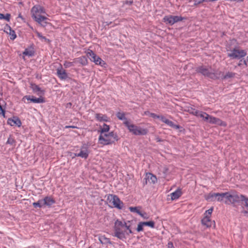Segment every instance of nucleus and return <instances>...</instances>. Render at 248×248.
<instances>
[{
    "label": "nucleus",
    "instance_id": "1",
    "mask_svg": "<svg viewBox=\"0 0 248 248\" xmlns=\"http://www.w3.org/2000/svg\"><path fill=\"white\" fill-rule=\"evenodd\" d=\"M114 230L113 235L123 241L126 239L127 235L132 233L129 226L118 220L115 222Z\"/></svg>",
    "mask_w": 248,
    "mask_h": 248
},
{
    "label": "nucleus",
    "instance_id": "2",
    "mask_svg": "<svg viewBox=\"0 0 248 248\" xmlns=\"http://www.w3.org/2000/svg\"><path fill=\"white\" fill-rule=\"evenodd\" d=\"M241 195L236 192H225L221 193V197L218 199L219 202H224L226 204H232L240 202Z\"/></svg>",
    "mask_w": 248,
    "mask_h": 248
},
{
    "label": "nucleus",
    "instance_id": "3",
    "mask_svg": "<svg viewBox=\"0 0 248 248\" xmlns=\"http://www.w3.org/2000/svg\"><path fill=\"white\" fill-rule=\"evenodd\" d=\"M119 140L116 133L114 132L108 134H100L98 140L100 144L106 145L112 144Z\"/></svg>",
    "mask_w": 248,
    "mask_h": 248
},
{
    "label": "nucleus",
    "instance_id": "4",
    "mask_svg": "<svg viewBox=\"0 0 248 248\" xmlns=\"http://www.w3.org/2000/svg\"><path fill=\"white\" fill-rule=\"evenodd\" d=\"M198 116L202 118V120L206 122L211 124H217L220 126H226L227 124L225 122L221 121L220 119L209 115L207 113L202 111H199L198 113Z\"/></svg>",
    "mask_w": 248,
    "mask_h": 248
},
{
    "label": "nucleus",
    "instance_id": "5",
    "mask_svg": "<svg viewBox=\"0 0 248 248\" xmlns=\"http://www.w3.org/2000/svg\"><path fill=\"white\" fill-rule=\"evenodd\" d=\"M124 124L127 127L129 132L133 135H145L148 133V130L147 129L138 126L130 123L128 121H125Z\"/></svg>",
    "mask_w": 248,
    "mask_h": 248
},
{
    "label": "nucleus",
    "instance_id": "6",
    "mask_svg": "<svg viewBox=\"0 0 248 248\" xmlns=\"http://www.w3.org/2000/svg\"><path fill=\"white\" fill-rule=\"evenodd\" d=\"M227 51H228V56L232 59H240L247 55L245 50L240 49L238 47H235L232 49H229L227 47Z\"/></svg>",
    "mask_w": 248,
    "mask_h": 248
},
{
    "label": "nucleus",
    "instance_id": "7",
    "mask_svg": "<svg viewBox=\"0 0 248 248\" xmlns=\"http://www.w3.org/2000/svg\"><path fill=\"white\" fill-rule=\"evenodd\" d=\"M107 202L111 207L121 209L123 207V202L116 195L109 194L107 196Z\"/></svg>",
    "mask_w": 248,
    "mask_h": 248
},
{
    "label": "nucleus",
    "instance_id": "8",
    "mask_svg": "<svg viewBox=\"0 0 248 248\" xmlns=\"http://www.w3.org/2000/svg\"><path fill=\"white\" fill-rule=\"evenodd\" d=\"M198 71L205 76H207L211 78H217L214 71L211 67H206L205 66H201L199 68Z\"/></svg>",
    "mask_w": 248,
    "mask_h": 248
},
{
    "label": "nucleus",
    "instance_id": "9",
    "mask_svg": "<svg viewBox=\"0 0 248 248\" xmlns=\"http://www.w3.org/2000/svg\"><path fill=\"white\" fill-rule=\"evenodd\" d=\"M87 56L92 62H94L96 64L101 65L104 63V61L92 50H88L87 53Z\"/></svg>",
    "mask_w": 248,
    "mask_h": 248
},
{
    "label": "nucleus",
    "instance_id": "10",
    "mask_svg": "<svg viewBox=\"0 0 248 248\" xmlns=\"http://www.w3.org/2000/svg\"><path fill=\"white\" fill-rule=\"evenodd\" d=\"M45 13L46 12L44 8L40 5H36L31 9V16L33 18L40 16H42V14Z\"/></svg>",
    "mask_w": 248,
    "mask_h": 248
},
{
    "label": "nucleus",
    "instance_id": "11",
    "mask_svg": "<svg viewBox=\"0 0 248 248\" xmlns=\"http://www.w3.org/2000/svg\"><path fill=\"white\" fill-rule=\"evenodd\" d=\"M183 19V18L180 16H165L163 18L164 22L171 25L178 21H182Z\"/></svg>",
    "mask_w": 248,
    "mask_h": 248
},
{
    "label": "nucleus",
    "instance_id": "12",
    "mask_svg": "<svg viewBox=\"0 0 248 248\" xmlns=\"http://www.w3.org/2000/svg\"><path fill=\"white\" fill-rule=\"evenodd\" d=\"M220 196L221 197V193H210L208 194L205 195V199L209 202H215L217 201L219 202L218 200L219 198H220Z\"/></svg>",
    "mask_w": 248,
    "mask_h": 248
},
{
    "label": "nucleus",
    "instance_id": "13",
    "mask_svg": "<svg viewBox=\"0 0 248 248\" xmlns=\"http://www.w3.org/2000/svg\"><path fill=\"white\" fill-rule=\"evenodd\" d=\"M27 99L28 101H30L34 103H42L45 102L44 99L40 97L39 98H36L33 96L26 95L23 98V100Z\"/></svg>",
    "mask_w": 248,
    "mask_h": 248
},
{
    "label": "nucleus",
    "instance_id": "14",
    "mask_svg": "<svg viewBox=\"0 0 248 248\" xmlns=\"http://www.w3.org/2000/svg\"><path fill=\"white\" fill-rule=\"evenodd\" d=\"M7 123L11 126H17L20 127L21 125V122L20 119L17 117H13L12 118H9L7 120Z\"/></svg>",
    "mask_w": 248,
    "mask_h": 248
},
{
    "label": "nucleus",
    "instance_id": "15",
    "mask_svg": "<svg viewBox=\"0 0 248 248\" xmlns=\"http://www.w3.org/2000/svg\"><path fill=\"white\" fill-rule=\"evenodd\" d=\"M57 74L58 77L62 80H65L68 78V74L62 66L57 69Z\"/></svg>",
    "mask_w": 248,
    "mask_h": 248
},
{
    "label": "nucleus",
    "instance_id": "16",
    "mask_svg": "<svg viewBox=\"0 0 248 248\" xmlns=\"http://www.w3.org/2000/svg\"><path fill=\"white\" fill-rule=\"evenodd\" d=\"M89 152L88 149L85 146H82L80 149L79 153L75 154L76 156H79L85 159L87 158L88 156Z\"/></svg>",
    "mask_w": 248,
    "mask_h": 248
},
{
    "label": "nucleus",
    "instance_id": "17",
    "mask_svg": "<svg viewBox=\"0 0 248 248\" xmlns=\"http://www.w3.org/2000/svg\"><path fill=\"white\" fill-rule=\"evenodd\" d=\"M147 182L150 183L155 184L157 182L156 177L151 173H147L146 174L145 182L144 185H146Z\"/></svg>",
    "mask_w": 248,
    "mask_h": 248
},
{
    "label": "nucleus",
    "instance_id": "18",
    "mask_svg": "<svg viewBox=\"0 0 248 248\" xmlns=\"http://www.w3.org/2000/svg\"><path fill=\"white\" fill-rule=\"evenodd\" d=\"M161 120L162 122L165 123L166 124L172 128H173L175 129L180 128V126L179 125L174 124L173 122L169 120L163 116V117H161Z\"/></svg>",
    "mask_w": 248,
    "mask_h": 248
},
{
    "label": "nucleus",
    "instance_id": "19",
    "mask_svg": "<svg viewBox=\"0 0 248 248\" xmlns=\"http://www.w3.org/2000/svg\"><path fill=\"white\" fill-rule=\"evenodd\" d=\"M202 223L203 225L206 226L207 228L210 227L213 224L215 225L214 221H212L210 218L207 217H204L202 219Z\"/></svg>",
    "mask_w": 248,
    "mask_h": 248
},
{
    "label": "nucleus",
    "instance_id": "20",
    "mask_svg": "<svg viewBox=\"0 0 248 248\" xmlns=\"http://www.w3.org/2000/svg\"><path fill=\"white\" fill-rule=\"evenodd\" d=\"M33 19L43 27H45L47 23V22L46 21L47 18L44 16H40L37 17L33 18Z\"/></svg>",
    "mask_w": 248,
    "mask_h": 248
},
{
    "label": "nucleus",
    "instance_id": "21",
    "mask_svg": "<svg viewBox=\"0 0 248 248\" xmlns=\"http://www.w3.org/2000/svg\"><path fill=\"white\" fill-rule=\"evenodd\" d=\"M44 206H50L55 203L54 200L51 197H46L42 199Z\"/></svg>",
    "mask_w": 248,
    "mask_h": 248
},
{
    "label": "nucleus",
    "instance_id": "22",
    "mask_svg": "<svg viewBox=\"0 0 248 248\" xmlns=\"http://www.w3.org/2000/svg\"><path fill=\"white\" fill-rule=\"evenodd\" d=\"M95 118L97 121L99 122H107L108 121V118L106 115H104L101 113H96L95 114Z\"/></svg>",
    "mask_w": 248,
    "mask_h": 248
},
{
    "label": "nucleus",
    "instance_id": "23",
    "mask_svg": "<svg viewBox=\"0 0 248 248\" xmlns=\"http://www.w3.org/2000/svg\"><path fill=\"white\" fill-rule=\"evenodd\" d=\"M98 239L102 244H111L112 243L109 238H107L105 235H98Z\"/></svg>",
    "mask_w": 248,
    "mask_h": 248
},
{
    "label": "nucleus",
    "instance_id": "24",
    "mask_svg": "<svg viewBox=\"0 0 248 248\" xmlns=\"http://www.w3.org/2000/svg\"><path fill=\"white\" fill-rule=\"evenodd\" d=\"M182 195V191L180 189H178L170 194L171 199L172 200L178 199Z\"/></svg>",
    "mask_w": 248,
    "mask_h": 248
},
{
    "label": "nucleus",
    "instance_id": "25",
    "mask_svg": "<svg viewBox=\"0 0 248 248\" xmlns=\"http://www.w3.org/2000/svg\"><path fill=\"white\" fill-rule=\"evenodd\" d=\"M168 172V169L165 166H161L159 168L158 174L162 175L163 177H165Z\"/></svg>",
    "mask_w": 248,
    "mask_h": 248
},
{
    "label": "nucleus",
    "instance_id": "26",
    "mask_svg": "<svg viewBox=\"0 0 248 248\" xmlns=\"http://www.w3.org/2000/svg\"><path fill=\"white\" fill-rule=\"evenodd\" d=\"M5 29L6 30V32L10 35L11 39L14 40L16 37L15 31L12 30L10 26H8Z\"/></svg>",
    "mask_w": 248,
    "mask_h": 248
},
{
    "label": "nucleus",
    "instance_id": "27",
    "mask_svg": "<svg viewBox=\"0 0 248 248\" xmlns=\"http://www.w3.org/2000/svg\"><path fill=\"white\" fill-rule=\"evenodd\" d=\"M31 87L34 92H38L37 93L38 94H39L40 93H44V91L42 90L38 85L35 84H31Z\"/></svg>",
    "mask_w": 248,
    "mask_h": 248
},
{
    "label": "nucleus",
    "instance_id": "28",
    "mask_svg": "<svg viewBox=\"0 0 248 248\" xmlns=\"http://www.w3.org/2000/svg\"><path fill=\"white\" fill-rule=\"evenodd\" d=\"M189 113L194 115L196 116H198V113L199 110L192 108V107H188L187 109L186 110Z\"/></svg>",
    "mask_w": 248,
    "mask_h": 248
},
{
    "label": "nucleus",
    "instance_id": "29",
    "mask_svg": "<svg viewBox=\"0 0 248 248\" xmlns=\"http://www.w3.org/2000/svg\"><path fill=\"white\" fill-rule=\"evenodd\" d=\"M37 37L42 41L46 42H49V40L47 39L46 37L43 36L41 33L37 31H35Z\"/></svg>",
    "mask_w": 248,
    "mask_h": 248
},
{
    "label": "nucleus",
    "instance_id": "30",
    "mask_svg": "<svg viewBox=\"0 0 248 248\" xmlns=\"http://www.w3.org/2000/svg\"><path fill=\"white\" fill-rule=\"evenodd\" d=\"M109 130V125L104 124L103 125V127L101 128L100 134H107L106 132H108Z\"/></svg>",
    "mask_w": 248,
    "mask_h": 248
},
{
    "label": "nucleus",
    "instance_id": "31",
    "mask_svg": "<svg viewBox=\"0 0 248 248\" xmlns=\"http://www.w3.org/2000/svg\"><path fill=\"white\" fill-rule=\"evenodd\" d=\"M235 75V74L233 72H227L223 77H222L223 79H228L230 78H233Z\"/></svg>",
    "mask_w": 248,
    "mask_h": 248
},
{
    "label": "nucleus",
    "instance_id": "32",
    "mask_svg": "<svg viewBox=\"0 0 248 248\" xmlns=\"http://www.w3.org/2000/svg\"><path fill=\"white\" fill-rule=\"evenodd\" d=\"M116 116L119 120H124V122L127 121L125 116L124 113L123 112H119L116 114Z\"/></svg>",
    "mask_w": 248,
    "mask_h": 248
},
{
    "label": "nucleus",
    "instance_id": "33",
    "mask_svg": "<svg viewBox=\"0 0 248 248\" xmlns=\"http://www.w3.org/2000/svg\"><path fill=\"white\" fill-rule=\"evenodd\" d=\"M32 204H33V206L35 208H36V207L41 208V207L44 206V204H43V202L42 199L39 200L37 202H33Z\"/></svg>",
    "mask_w": 248,
    "mask_h": 248
},
{
    "label": "nucleus",
    "instance_id": "34",
    "mask_svg": "<svg viewBox=\"0 0 248 248\" xmlns=\"http://www.w3.org/2000/svg\"><path fill=\"white\" fill-rule=\"evenodd\" d=\"M23 54L25 56L31 57L34 55V51L32 50L26 49L23 52Z\"/></svg>",
    "mask_w": 248,
    "mask_h": 248
},
{
    "label": "nucleus",
    "instance_id": "35",
    "mask_svg": "<svg viewBox=\"0 0 248 248\" xmlns=\"http://www.w3.org/2000/svg\"><path fill=\"white\" fill-rule=\"evenodd\" d=\"M240 198H241L240 201L245 202V205L247 208L246 210H248V198L246 197L243 195H241V197Z\"/></svg>",
    "mask_w": 248,
    "mask_h": 248
},
{
    "label": "nucleus",
    "instance_id": "36",
    "mask_svg": "<svg viewBox=\"0 0 248 248\" xmlns=\"http://www.w3.org/2000/svg\"><path fill=\"white\" fill-rule=\"evenodd\" d=\"M11 15L9 14H6L4 15L0 13V19H5L7 21H10Z\"/></svg>",
    "mask_w": 248,
    "mask_h": 248
},
{
    "label": "nucleus",
    "instance_id": "37",
    "mask_svg": "<svg viewBox=\"0 0 248 248\" xmlns=\"http://www.w3.org/2000/svg\"><path fill=\"white\" fill-rule=\"evenodd\" d=\"M144 226H147L152 228H155V223L153 221H150L147 222H142Z\"/></svg>",
    "mask_w": 248,
    "mask_h": 248
},
{
    "label": "nucleus",
    "instance_id": "38",
    "mask_svg": "<svg viewBox=\"0 0 248 248\" xmlns=\"http://www.w3.org/2000/svg\"><path fill=\"white\" fill-rule=\"evenodd\" d=\"M79 62L82 65H86L87 64V59L85 56H82L78 58Z\"/></svg>",
    "mask_w": 248,
    "mask_h": 248
},
{
    "label": "nucleus",
    "instance_id": "39",
    "mask_svg": "<svg viewBox=\"0 0 248 248\" xmlns=\"http://www.w3.org/2000/svg\"><path fill=\"white\" fill-rule=\"evenodd\" d=\"M213 208H211L209 209L206 210L204 214V217H207L210 218L211 216V214L213 212Z\"/></svg>",
    "mask_w": 248,
    "mask_h": 248
},
{
    "label": "nucleus",
    "instance_id": "40",
    "mask_svg": "<svg viewBox=\"0 0 248 248\" xmlns=\"http://www.w3.org/2000/svg\"><path fill=\"white\" fill-rule=\"evenodd\" d=\"M138 214L143 219H148L149 218V216L146 213H142L139 212Z\"/></svg>",
    "mask_w": 248,
    "mask_h": 248
},
{
    "label": "nucleus",
    "instance_id": "41",
    "mask_svg": "<svg viewBox=\"0 0 248 248\" xmlns=\"http://www.w3.org/2000/svg\"><path fill=\"white\" fill-rule=\"evenodd\" d=\"M143 224H142V222H140L138 225V227H137V231L138 232H141V231H142L143 230Z\"/></svg>",
    "mask_w": 248,
    "mask_h": 248
},
{
    "label": "nucleus",
    "instance_id": "42",
    "mask_svg": "<svg viewBox=\"0 0 248 248\" xmlns=\"http://www.w3.org/2000/svg\"><path fill=\"white\" fill-rule=\"evenodd\" d=\"M63 65L65 68H69L73 66L74 63L73 62L65 61L63 64Z\"/></svg>",
    "mask_w": 248,
    "mask_h": 248
},
{
    "label": "nucleus",
    "instance_id": "43",
    "mask_svg": "<svg viewBox=\"0 0 248 248\" xmlns=\"http://www.w3.org/2000/svg\"><path fill=\"white\" fill-rule=\"evenodd\" d=\"M129 210L131 212H136L137 214H138L139 212H140L139 210L138 209L137 207H129Z\"/></svg>",
    "mask_w": 248,
    "mask_h": 248
},
{
    "label": "nucleus",
    "instance_id": "44",
    "mask_svg": "<svg viewBox=\"0 0 248 248\" xmlns=\"http://www.w3.org/2000/svg\"><path fill=\"white\" fill-rule=\"evenodd\" d=\"M14 142H15V140L11 137H10L7 141V143L11 144V145L13 144V143Z\"/></svg>",
    "mask_w": 248,
    "mask_h": 248
},
{
    "label": "nucleus",
    "instance_id": "45",
    "mask_svg": "<svg viewBox=\"0 0 248 248\" xmlns=\"http://www.w3.org/2000/svg\"><path fill=\"white\" fill-rule=\"evenodd\" d=\"M150 116L154 118H158V119H160V120H161V117H163V116L157 115L156 114L153 113H150Z\"/></svg>",
    "mask_w": 248,
    "mask_h": 248
},
{
    "label": "nucleus",
    "instance_id": "46",
    "mask_svg": "<svg viewBox=\"0 0 248 248\" xmlns=\"http://www.w3.org/2000/svg\"><path fill=\"white\" fill-rule=\"evenodd\" d=\"M244 64V67H246L248 65V56L247 57L246 60L243 61Z\"/></svg>",
    "mask_w": 248,
    "mask_h": 248
},
{
    "label": "nucleus",
    "instance_id": "47",
    "mask_svg": "<svg viewBox=\"0 0 248 248\" xmlns=\"http://www.w3.org/2000/svg\"><path fill=\"white\" fill-rule=\"evenodd\" d=\"M204 1H205V0H195V4H200Z\"/></svg>",
    "mask_w": 248,
    "mask_h": 248
},
{
    "label": "nucleus",
    "instance_id": "48",
    "mask_svg": "<svg viewBox=\"0 0 248 248\" xmlns=\"http://www.w3.org/2000/svg\"><path fill=\"white\" fill-rule=\"evenodd\" d=\"M243 61H244V60H242V59L240 60V61H239V63H238V65L239 66H243V65H244V62H243Z\"/></svg>",
    "mask_w": 248,
    "mask_h": 248
},
{
    "label": "nucleus",
    "instance_id": "49",
    "mask_svg": "<svg viewBox=\"0 0 248 248\" xmlns=\"http://www.w3.org/2000/svg\"><path fill=\"white\" fill-rule=\"evenodd\" d=\"M5 111L4 109L2 108V107H0V114H2L4 115Z\"/></svg>",
    "mask_w": 248,
    "mask_h": 248
},
{
    "label": "nucleus",
    "instance_id": "50",
    "mask_svg": "<svg viewBox=\"0 0 248 248\" xmlns=\"http://www.w3.org/2000/svg\"><path fill=\"white\" fill-rule=\"evenodd\" d=\"M18 18H20L22 20H24V18L23 17V16H21V14H19L18 16Z\"/></svg>",
    "mask_w": 248,
    "mask_h": 248
},
{
    "label": "nucleus",
    "instance_id": "51",
    "mask_svg": "<svg viewBox=\"0 0 248 248\" xmlns=\"http://www.w3.org/2000/svg\"><path fill=\"white\" fill-rule=\"evenodd\" d=\"M76 126H66L65 127V128H76Z\"/></svg>",
    "mask_w": 248,
    "mask_h": 248
},
{
    "label": "nucleus",
    "instance_id": "52",
    "mask_svg": "<svg viewBox=\"0 0 248 248\" xmlns=\"http://www.w3.org/2000/svg\"><path fill=\"white\" fill-rule=\"evenodd\" d=\"M169 247L170 248V247H173V244L172 242H169L168 243Z\"/></svg>",
    "mask_w": 248,
    "mask_h": 248
},
{
    "label": "nucleus",
    "instance_id": "53",
    "mask_svg": "<svg viewBox=\"0 0 248 248\" xmlns=\"http://www.w3.org/2000/svg\"><path fill=\"white\" fill-rule=\"evenodd\" d=\"M244 213L246 214L247 216H248V210H245L244 212Z\"/></svg>",
    "mask_w": 248,
    "mask_h": 248
},
{
    "label": "nucleus",
    "instance_id": "54",
    "mask_svg": "<svg viewBox=\"0 0 248 248\" xmlns=\"http://www.w3.org/2000/svg\"><path fill=\"white\" fill-rule=\"evenodd\" d=\"M150 113L149 112H148V111L145 112V114L146 115H150Z\"/></svg>",
    "mask_w": 248,
    "mask_h": 248
},
{
    "label": "nucleus",
    "instance_id": "55",
    "mask_svg": "<svg viewBox=\"0 0 248 248\" xmlns=\"http://www.w3.org/2000/svg\"><path fill=\"white\" fill-rule=\"evenodd\" d=\"M205 1L208 2V1H212V0H205Z\"/></svg>",
    "mask_w": 248,
    "mask_h": 248
},
{
    "label": "nucleus",
    "instance_id": "56",
    "mask_svg": "<svg viewBox=\"0 0 248 248\" xmlns=\"http://www.w3.org/2000/svg\"><path fill=\"white\" fill-rule=\"evenodd\" d=\"M89 248H92V247H90Z\"/></svg>",
    "mask_w": 248,
    "mask_h": 248
},
{
    "label": "nucleus",
    "instance_id": "57",
    "mask_svg": "<svg viewBox=\"0 0 248 248\" xmlns=\"http://www.w3.org/2000/svg\"><path fill=\"white\" fill-rule=\"evenodd\" d=\"M0 107H1L0 105Z\"/></svg>",
    "mask_w": 248,
    "mask_h": 248
},
{
    "label": "nucleus",
    "instance_id": "58",
    "mask_svg": "<svg viewBox=\"0 0 248 248\" xmlns=\"http://www.w3.org/2000/svg\"><path fill=\"white\" fill-rule=\"evenodd\" d=\"M0 107H1L0 105Z\"/></svg>",
    "mask_w": 248,
    "mask_h": 248
}]
</instances>
